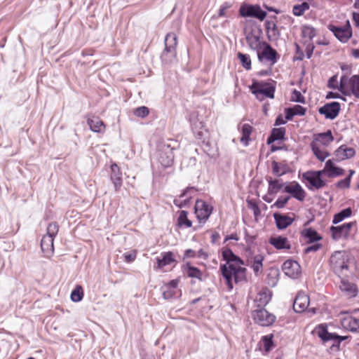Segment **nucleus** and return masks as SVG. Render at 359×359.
Segmentation results:
<instances>
[{
	"mask_svg": "<svg viewBox=\"0 0 359 359\" xmlns=\"http://www.w3.org/2000/svg\"><path fill=\"white\" fill-rule=\"evenodd\" d=\"M222 257L226 264L220 265V271L226 280V284L229 290L233 289V278L236 283L245 280L246 269L241 267L244 262L236 255L231 249L225 248L222 251Z\"/></svg>",
	"mask_w": 359,
	"mask_h": 359,
	"instance_id": "f257e3e1",
	"label": "nucleus"
},
{
	"mask_svg": "<svg viewBox=\"0 0 359 359\" xmlns=\"http://www.w3.org/2000/svg\"><path fill=\"white\" fill-rule=\"evenodd\" d=\"M285 133L284 128H273L271 131V135L276 140H283Z\"/></svg>",
	"mask_w": 359,
	"mask_h": 359,
	"instance_id": "c03bdc74",
	"label": "nucleus"
},
{
	"mask_svg": "<svg viewBox=\"0 0 359 359\" xmlns=\"http://www.w3.org/2000/svg\"><path fill=\"white\" fill-rule=\"evenodd\" d=\"M177 37L174 33H168L165 38V49L161 53V60L165 63L174 61L177 55Z\"/></svg>",
	"mask_w": 359,
	"mask_h": 359,
	"instance_id": "7ed1b4c3",
	"label": "nucleus"
},
{
	"mask_svg": "<svg viewBox=\"0 0 359 359\" xmlns=\"http://www.w3.org/2000/svg\"><path fill=\"white\" fill-rule=\"evenodd\" d=\"M83 297V292L81 286H76L75 289L72 292L71 299L74 302H80Z\"/></svg>",
	"mask_w": 359,
	"mask_h": 359,
	"instance_id": "79ce46f5",
	"label": "nucleus"
},
{
	"mask_svg": "<svg viewBox=\"0 0 359 359\" xmlns=\"http://www.w3.org/2000/svg\"><path fill=\"white\" fill-rule=\"evenodd\" d=\"M330 29L334 35L343 43L346 42L352 36V32L349 21H346L344 27H335L330 26Z\"/></svg>",
	"mask_w": 359,
	"mask_h": 359,
	"instance_id": "f8f14e48",
	"label": "nucleus"
},
{
	"mask_svg": "<svg viewBox=\"0 0 359 359\" xmlns=\"http://www.w3.org/2000/svg\"><path fill=\"white\" fill-rule=\"evenodd\" d=\"M309 305V297L304 292H299L293 303V309L297 313L306 311Z\"/></svg>",
	"mask_w": 359,
	"mask_h": 359,
	"instance_id": "dca6fc26",
	"label": "nucleus"
},
{
	"mask_svg": "<svg viewBox=\"0 0 359 359\" xmlns=\"http://www.w3.org/2000/svg\"><path fill=\"white\" fill-rule=\"evenodd\" d=\"M226 8H227L226 6H222V7L220 8V9L219 11V17H223V16L226 15L225 11H226Z\"/></svg>",
	"mask_w": 359,
	"mask_h": 359,
	"instance_id": "774afa93",
	"label": "nucleus"
},
{
	"mask_svg": "<svg viewBox=\"0 0 359 359\" xmlns=\"http://www.w3.org/2000/svg\"><path fill=\"white\" fill-rule=\"evenodd\" d=\"M353 257L350 252L345 250L335 251L330 259L333 271L339 277H347L350 273V266Z\"/></svg>",
	"mask_w": 359,
	"mask_h": 359,
	"instance_id": "f03ea898",
	"label": "nucleus"
},
{
	"mask_svg": "<svg viewBox=\"0 0 359 359\" xmlns=\"http://www.w3.org/2000/svg\"><path fill=\"white\" fill-rule=\"evenodd\" d=\"M352 210L350 208H346L334 215L332 222L337 224L351 215Z\"/></svg>",
	"mask_w": 359,
	"mask_h": 359,
	"instance_id": "473e14b6",
	"label": "nucleus"
},
{
	"mask_svg": "<svg viewBox=\"0 0 359 359\" xmlns=\"http://www.w3.org/2000/svg\"><path fill=\"white\" fill-rule=\"evenodd\" d=\"M212 208L203 200H197L195 205V213L198 219L206 221L212 213Z\"/></svg>",
	"mask_w": 359,
	"mask_h": 359,
	"instance_id": "9b49d317",
	"label": "nucleus"
},
{
	"mask_svg": "<svg viewBox=\"0 0 359 359\" xmlns=\"http://www.w3.org/2000/svg\"><path fill=\"white\" fill-rule=\"evenodd\" d=\"M329 156L328 152L325 151H320L318 147H316V157L320 161H324L325 159Z\"/></svg>",
	"mask_w": 359,
	"mask_h": 359,
	"instance_id": "603ef678",
	"label": "nucleus"
},
{
	"mask_svg": "<svg viewBox=\"0 0 359 359\" xmlns=\"http://www.w3.org/2000/svg\"><path fill=\"white\" fill-rule=\"evenodd\" d=\"M323 171H316V189L323 187L325 184V182L321 179Z\"/></svg>",
	"mask_w": 359,
	"mask_h": 359,
	"instance_id": "09e8293b",
	"label": "nucleus"
},
{
	"mask_svg": "<svg viewBox=\"0 0 359 359\" xmlns=\"http://www.w3.org/2000/svg\"><path fill=\"white\" fill-rule=\"evenodd\" d=\"M271 299V294L269 291H264L259 292L256 299L255 302L257 304L258 307H263L266 306Z\"/></svg>",
	"mask_w": 359,
	"mask_h": 359,
	"instance_id": "c85d7f7f",
	"label": "nucleus"
},
{
	"mask_svg": "<svg viewBox=\"0 0 359 359\" xmlns=\"http://www.w3.org/2000/svg\"><path fill=\"white\" fill-rule=\"evenodd\" d=\"M262 341L264 343V349L266 351H269L273 346L272 335H266L262 337Z\"/></svg>",
	"mask_w": 359,
	"mask_h": 359,
	"instance_id": "49530a36",
	"label": "nucleus"
},
{
	"mask_svg": "<svg viewBox=\"0 0 359 359\" xmlns=\"http://www.w3.org/2000/svg\"><path fill=\"white\" fill-rule=\"evenodd\" d=\"M333 140V137L330 130L326 133H319L316 135V142H319L324 145L329 144Z\"/></svg>",
	"mask_w": 359,
	"mask_h": 359,
	"instance_id": "2f4dec72",
	"label": "nucleus"
},
{
	"mask_svg": "<svg viewBox=\"0 0 359 359\" xmlns=\"http://www.w3.org/2000/svg\"><path fill=\"white\" fill-rule=\"evenodd\" d=\"M353 18L357 27H359V13H353Z\"/></svg>",
	"mask_w": 359,
	"mask_h": 359,
	"instance_id": "69168bd1",
	"label": "nucleus"
},
{
	"mask_svg": "<svg viewBox=\"0 0 359 359\" xmlns=\"http://www.w3.org/2000/svg\"><path fill=\"white\" fill-rule=\"evenodd\" d=\"M302 36L304 40V43H308L306 55L308 58H311L312 55L313 50L314 49V46L311 45V48H310V43L312 41L313 37L314 36V29L309 26H304L302 28Z\"/></svg>",
	"mask_w": 359,
	"mask_h": 359,
	"instance_id": "f3484780",
	"label": "nucleus"
},
{
	"mask_svg": "<svg viewBox=\"0 0 359 359\" xmlns=\"http://www.w3.org/2000/svg\"><path fill=\"white\" fill-rule=\"evenodd\" d=\"M137 252L135 250L133 251L130 253H126L124 255L125 261L126 262L130 263L135 261L136 258Z\"/></svg>",
	"mask_w": 359,
	"mask_h": 359,
	"instance_id": "6e6d98bb",
	"label": "nucleus"
},
{
	"mask_svg": "<svg viewBox=\"0 0 359 359\" xmlns=\"http://www.w3.org/2000/svg\"><path fill=\"white\" fill-rule=\"evenodd\" d=\"M355 154V149L351 147H346L345 145L341 146L336 151V156L341 160L352 158Z\"/></svg>",
	"mask_w": 359,
	"mask_h": 359,
	"instance_id": "b1692460",
	"label": "nucleus"
},
{
	"mask_svg": "<svg viewBox=\"0 0 359 359\" xmlns=\"http://www.w3.org/2000/svg\"><path fill=\"white\" fill-rule=\"evenodd\" d=\"M341 324L344 329L351 332H359V318L346 315L341 318Z\"/></svg>",
	"mask_w": 359,
	"mask_h": 359,
	"instance_id": "a211bd4d",
	"label": "nucleus"
},
{
	"mask_svg": "<svg viewBox=\"0 0 359 359\" xmlns=\"http://www.w3.org/2000/svg\"><path fill=\"white\" fill-rule=\"evenodd\" d=\"M273 217L276 223V226L279 229H284L287 228L294 221L293 218L287 215L279 213H275Z\"/></svg>",
	"mask_w": 359,
	"mask_h": 359,
	"instance_id": "412c9836",
	"label": "nucleus"
},
{
	"mask_svg": "<svg viewBox=\"0 0 359 359\" xmlns=\"http://www.w3.org/2000/svg\"><path fill=\"white\" fill-rule=\"evenodd\" d=\"M269 243L276 249H290V245L288 243L287 238L282 236L271 237Z\"/></svg>",
	"mask_w": 359,
	"mask_h": 359,
	"instance_id": "5701e85b",
	"label": "nucleus"
},
{
	"mask_svg": "<svg viewBox=\"0 0 359 359\" xmlns=\"http://www.w3.org/2000/svg\"><path fill=\"white\" fill-rule=\"evenodd\" d=\"M250 88L252 93L255 95L257 99H262V97H260V95H264L269 98L274 97L275 86L271 83L255 81Z\"/></svg>",
	"mask_w": 359,
	"mask_h": 359,
	"instance_id": "20e7f679",
	"label": "nucleus"
},
{
	"mask_svg": "<svg viewBox=\"0 0 359 359\" xmlns=\"http://www.w3.org/2000/svg\"><path fill=\"white\" fill-rule=\"evenodd\" d=\"M285 183H283L280 180H269V194L277 193L280 189H284Z\"/></svg>",
	"mask_w": 359,
	"mask_h": 359,
	"instance_id": "cd10ccee",
	"label": "nucleus"
},
{
	"mask_svg": "<svg viewBox=\"0 0 359 359\" xmlns=\"http://www.w3.org/2000/svg\"><path fill=\"white\" fill-rule=\"evenodd\" d=\"M340 110V104L337 102H332L320 107L318 111L326 118L333 120L339 115Z\"/></svg>",
	"mask_w": 359,
	"mask_h": 359,
	"instance_id": "1a4fd4ad",
	"label": "nucleus"
},
{
	"mask_svg": "<svg viewBox=\"0 0 359 359\" xmlns=\"http://www.w3.org/2000/svg\"><path fill=\"white\" fill-rule=\"evenodd\" d=\"M187 273L189 277L196 278L202 280V272L198 268L187 264Z\"/></svg>",
	"mask_w": 359,
	"mask_h": 359,
	"instance_id": "a19ab883",
	"label": "nucleus"
},
{
	"mask_svg": "<svg viewBox=\"0 0 359 359\" xmlns=\"http://www.w3.org/2000/svg\"><path fill=\"white\" fill-rule=\"evenodd\" d=\"M252 317L255 321L262 326H269L272 325L276 320V316L269 313L264 309L254 311Z\"/></svg>",
	"mask_w": 359,
	"mask_h": 359,
	"instance_id": "0eeeda50",
	"label": "nucleus"
},
{
	"mask_svg": "<svg viewBox=\"0 0 359 359\" xmlns=\"http://www.w3.org/2000/svg\"><path fill=\"white\" fill-rule=\"evenodd\" d=\"M292 109L295 115H304L306 112V109L300 105H294Z\"/></svg>",
	"mask_w": 359,
	"mask_h": 359,
	"instance_id": "13d9d810",
	"label": "nucleus"
},
{
	"mask_svg": "<svg viewBox=\"0 0 359 359\" xmlns=\"http://www.w3.org/2000/svg\"><path fill=\"white\" fill-rule=\"evenodd\" d=\"M111 180L114 184V189L116 191H118L121 187L122 186V173L121 172H117V173H111Z\"/></svg>",
	"mask_w": 359,
	"mask_h": 359,
	"instance_id": "ea45409f",
	"label": "nucleus"
},
{
	"mask_svg": "<svg viewBox=\"0 0 359 359\" xmlns=\"http://www.w3.org/2000/svg\"><path fill=\"white\" fill-rule=\"evenodd\" d=\"M134 114L137 117L144 118L149 114V109L144 106L140 107L135 110Z\"/></svg>",
	"mask_w": 359,
	"mask_h": 359,
	"instance_id": "de8ad7c7",
	"label": "nucleus"
},
{
	"mask_svg": "<svg viewBox=\"0 0 359 359\" xmlns=\"http://www.w3.org/2000/svg\"><path fill=\"white\" fill-rule=\"evenodd\" d=\"M291 100L294 102L304 103V97L300 92L294 90L291 96Z\"/></svg>",
	"mask_w": 359,
	"mask_h": 359,
	"instance_id": "3c124183",
	"label": "nucleus"
},
{
	"mask_svg": "<svg viewBox=\"0 0 359 359\" xmlns=\"http://www.w3.org/2000/svg\"><path fill=\"white\" fill-rule=\"evenodd\" d=\"M341 285L339 286L341 291L346 292L348 295L350 297H355L356 295V288L355 286L348 281H346L344 278L341 277Z\"/></svg>",
	"mask_w": 359,
	"mask_h": 359,
	"instance_id": "a878e982",
	"label": "nucleus"
},
{
	"mask_svg": "<svg viewBox=\"0 0 359 359\" xmlns=\"http://www.w3.org/2000/svg\"><path fill=\"white\" fill-rule=\"evenodd\" d=\"M157 266L162 269L166 265L170 264L175 262L174 255L172 252H167L163 254V257L157 258Z\"/></svg>",
	"mask_w": 359,
	"mask_h": 359,
	"instance_id": "bb28decb",
	"label": "nucleus"
},
{
	"mask_svg": "<svg viewBox=\"0 0 359 359\" xmlns=\"http://www.w3.org/2000/svg\"><path fill=\"white\" fill-rule=\"evenodd\" d=\"M301 236L306 244L314 243V229L311 227L304 229L301 232Z\"/></svg>",
	"mask_w": 359,
	"mask_h": 359,
	"instance_id": "c756f323",
	"label": "nucleus"
},
{
	"mask_svg": "<svg viewBox=\"0 0 359 359\" xmlns=\"http://www.w3.org/2000/svg\"><path fill=\"white\" fill-rule=\"evenodd\" d=\"M111 173L121 172H120L119 167H118V166L117 165V164H116V163H113V164L111 165Z\"/></svg>",
	"mask_w": 359,
	"mask_h": 359,
	"instance_id": "0e129e2a",
	"label": "nucleus"
},
{
	"mask_svg": "<svg viewBox=\"0 0 359 359\" xmlns=\"http://www.w3.org/2000/svg\"><path fill=\"white\" fill-rule=\"evenodd\" d=\"M173 147L170 144H163L159 150L158 161L163 167L170 166L174 161Z\"/></svg>",
	"mask_w": 359,
	"mask_h": 359,
	"instance_id": "6e6552de",
	"label": "nucleus"
},
{
	"mask_svg": "<svg viewBox=\"0 0 359 359\" xmlns=\"http://www.w3.org/2000/svg\"><path fill=\"white\" fill-rule=\"evenodd\" d=\"M283 191L290 194L292 197L299 201L304 200L305 197L304 191L296 182H286Z\"/></svg>",
	"mask_w": 359,
	"mask_h": 359,
	"instance_id": "ddd939ff",
	"label": "nucleus"
},
{
	"mask_svg": "<svg viewBox=\"0 0 359 359\" xmlns=\"http://www.w3.org/2000/svg\"><path fill=\"white\" fill-rule=\"evenodd\" d=\"M262 57L266 58L267 60L271 62V65H274L278 58L277 51L273 49L269 44H266L262 53H258V59L259 61L262 60Z\"/></svg>",
	"mask_w": 359,
	"mask_h": 359,
	"instance_id": "6ab92c4d",
	"label": "nucleus"
},
{
	"mask_svg": "<svg viewBox=\"0 0 359 359\" xmlns=\"http://www.w3.org/2000/svg\"><path fill=\"white\" fill-rule=\"evenodd\" d=\"M341 87L347 86L352 93L356 97H359V76H353L351 78L348 79L346 76H342L340 81Z\"/></svg>",
	"mask_w": 359,
	"mask_h": 359,
	"instance_id": "2eb2a0df",
	"label": "nucleus"
},
{
	"mask_svg": "<svg viewBox=\"0 0 359 359\" xmlns=\"http://www.w3.org/2000/svg\"><path fill=\"white\" fill-rule=\"evenodd\" d=\"M272 170L274 175L280 177L287 172V166L285 164L278 163L276 161H273Z\"/></svg>",
	"mask_w": 359,
	"mask_h": 359,
	"instance_id": "e433bc0d",
	"label": "nucleus"
},
{
	"mask_svg": "<svg viewBox=\"0 0 359 359\" xmlns=\"http://www.w3.org/2000/svg\"><path fill=\"white\" fill-rule=\"evenodd\" d=\"M246 41L249 46L253 49L256 50L259 47V37L255 34L252 32H250L246 35Z\"/></svg>",
	"mask_w": 359,
	"mask_h": 359,
	"instance_id": "7c9ffc66",
	"label": "nucleus"
},
{
	"mask_svg": "<svg viewBox=\"0 0 359 359\" xmlns=\"http://www.w3.org/2000/svg\"><path fill=\"white\" fill-rule=\"evenodd\" d=\"M350 177H347L344 180H341L337 182V187L341 189L348 188L350 187Z\"/></svg>",
	"mask_w": 359,
	"mask_h": 359,
	"instance_id": "5fc2aeb1",
	"label": "nucleus"
},
{
	"mask_svg": "<svg viewBox=\"0 0 359 359\" xmlns=\"http://www.w3.org/2000/svg\"><path fill=\"white\" fill-rule=\"evenodd\" d=\"M264 260V257L262 255H255L252 258V267L253 269L254 272L257 274L259 272L262 271L263 264L262 262Z\"/></svg>",
	"mask_w": 359,
	"mask_h": 359,
	"instance_id": "f704fd0d",
	"label": "nucleus"
},
{
	"mask_svg": "<svg viewBox=\"0 0 359 359\" xmlns=\"http://www.w3.org/2000/svg\"><path fill=\"white\" fill-rule=\"evenodd\" d=\"M238 57L239 58L243 67L246 70H249L251 69V60L248 55L243 54L242 53H238Z\"/></svg>",
	"mask_w": 359,
	"mask_h": 359,
	"instance_id": "37998d69",
	"label": "nucleus"
},
{
	"mask_svg": "<svg viewBox=\"0 0 359 359\" xmlns=\"http://www.w3.org/2000/svg\"><path fill=\"white\" fill-rule=\"evenodd\" d=\"M285 274L292 278H297L300 273V265L296 261L286 260L282 266Z\"/></svg>",
	"mask_w": 359,
	"mask_h": 359,
	"instance_id": "4468645a",
	"label": "nucleus"
},
{
	"mask_svg": "<svg viewBox=\"0 0 359 359\" xmlns=\"http://www.w3.org/2000/svg\"><path fill=\"white\" fill-rule=\"evenodd\" d=\"M306 185L311 189H314V171H308L302 175Z\"/></svg>",
	"mask_w": 359,
	"mask_h": 359,
	"instance_id": "4c0bfd02",
	"label": "nucleus"
},
{
	"mask_svg": "<svg viewBox=\"0 0 359 359\" xmlns=\"http://www.w3.org/2000/svg\"><path fill=\"white\" fill-rule=\"evenodd\" d=\"M189 203V200H184L183 202L179 203V201L175 199L174 200V204L179 208H182L184 205H186Z\"/></svg>",
	"mask_w": 359,
	"mask_h": 359,
	"instance_id": "e2e57ef3",
	"label": "nucleus"
},
{
	"mask_svg": "<svg viewBox=\"0 0 359 359\" xmlns=\"http://www.w3.org/2000/svg\"><path fill=\"white\" fill-rule=\"evenodd\" d=\"M309 8V4L307 2H303L301 4L294 5L292 8V13L296 16H301Z\"/></svg>",
	"mask_w": 359,
	"mask_h": 359,
	"instance_id": "58836bf2",
	"label": "nucleus"
},
{
	"mask_svg": "<svg viewBox=\"0 0 359 359\" xmlns=\"http://www.w3.org/2000/svg\"><path fill=\"white\" fill-rule=\"evenodd\" d=\"M339 97V94L338 93H332V92H329L327 95H326V98L327 99H330V98H337Z\"/></svg>",
	"mask_w": 359,
	"mask_h": 359,
	"instance_id": "338daca9",
	"label": "nucleus"
},
{
	"mask_svg": "<svg viewBox=\"0 0 359 359\" xmlns=\"http://www.w3.org/2000/svg\"><path fill=\"white\" fill-rule=\"evenodd\" d=\"M324 174H326L328 177H335L344 175V170L334 166L332 160L326 161L325 168L322 170Z\"/></svg>",
	"mask_w": 359,
	"mask_h": 359,
	"instance_id": "aec40b11",
	"label": "nucleus"
},
{
	"mask_svg": "<svg viewBox=\"0 0 359 359\" xmlns=\"http://www.w3.org/2000/svg\"><path fill=\"white\" fill-rule=\"evenodd\" d=\"M59 229V226L56 222L50 223L47 227V233L46 235L55 237Z\"/></svg>",
	"mask_w": 359,
	"mask_h": 359,
	"instance_id": "a18cd8bd",
	"label": "nucleus"
},
{
	"mask_svg": "<svg viewBox=\"0 0 359 359\" xmlns=\"http://www.w3.org/2000/svg\"><path fill=\"white\" fill-rule=\"evenodd\" d=\"M178 283H179V280L177 279H175V280H170L165 286V287H169V288H171L175 290L176 289V287H177Z\"/></svg>",
	"mask_w": 359,
	"mask_h": 359,
	"instance_id": "bf43d9fd",
	"label": "nucleus"
},
{
	"mask_svg": "<svg viewBox=\"0 0 359 359\" xmlns=\"http://www.w3.org/2000/svg\"><path fill=\"white\" fill-rule=\"evenodd\" d=\"M53 240L54 237L44 235L41 241V248L43 252H53Z\"/></svg>",
	"mask_w": 359,
	"mask_h": 359,
	"instance_id": "393cba45",
	"label": "nucleus"
},
{
	"mask_svg": "<svg viewBox=\"0 0 359 359\" xmlns=\"http://www.w3.org/2000/svg\"><path fill=\"white\" fill-rule=\"evenodd\" d=\"M285 118L287 120H291L294 116V111L292 107H288L285 109Z\"/></svg>",
	"mask_w": 359,
	"mask_h": 359,
	"instance_id": "4d7b16f0",
	"label": "nucleus"
},
{
	"mask_svg": "<svg viewBox=\"0 0 359 359\" xmlns=\"http://www.w3.org/2000/svg\"><path fill=\"white\" fill-rule=\"evenodd\" d=\"M188 212L185 210H182L180 212V215L177 219V224L179 226H185L187 228H189L192 225V222L187 217Z\"/></svg>",
	"mask_w": 359,
	"mask_h": 359,
	"instance_id": "72a5a7b5",
	"label": "nucleus"
},
{
	"mask_svg": "<svg viewBox=\"0 0 359 359\" xmlns=\"http://www.w3.org/2000/svg\"><path fill=\"white\" fill-rule=\"evenodd\" d=\"M277 29L276 25L271 21H266V29L267 32H269L270 29H272L273 32H275Z\"/></svg>",
	"mask_w": 359,
	"mask_h": 359,
	"instance_id": "052dcab7",
	"label": "nucleus"
},
{
	"mask_svg": "<svg viewBox=\"0 0 359 359\" xmlns=\"http://www.w3.org/2000/svg\"><path fill=\"white\" fill-rule=\"evenodd\" d=\"M252 131V127L251 126L247 123L243 124L242 126V137H241V142L247 145Z\"/></svg>",
	"mask_w": 359,
	"mask_h": 359,
	"instance_id": "c9c22d12",
	"label": "nucleus"
},
{
	"mask_svg": "<svg viewBox=\"0 0 359 359\" xmlns=\"http://www.w3.org/2000/svg\"><path fill=\"white\" fill-rule=\"evenodd\" d=\"M240 14L243 17H253L262 21L266 16V12L261 9L259 5H245L242 6L239 10Z\"/></svg>",
	"mask_w": 359,
	"mask_h": 359,
	"instance_id": "423d86ee",
	"label": "nucleus"
},
{
	"mask_svg": "<svg viewBox=\"0 0 359 359\" xmlns=\"http://www.w3.org/2000/svg\"><path fill=\"white\" fill-rule=\"evenodd\" d=\"M317 330L318 336L323 342L334 341L332 346H335L337 348H339L341 342L346 339V337L339 336L330 332L327 325L325 324L319 325Z\"/></svg>",
	"mask_w": 359,
	"mask_h": 359,
	"instance_id": "39448f33",
	"label": "nucleus"
},
{
	"mask_svg": "<svg viewBox=\"0 0 359 359\" xmlns=\"http://www.w3.org/2000/svg\"><path fill=\"white\" fill-rule=\"evenodd\" d=\"M285 123V121L283 119V116L281 115H279L275 122L276 126L283 125Z\"/></svg>",
	"mask_w": 359,
	"mask_h": 359,
	"instance_id": "680f3d73",
	"label": "nucleus"
},
{
	"mask_svg": "<svg viewBox=\"0 0 359 359\" xmlns=\"http://www.w3.org/2000/svg\"><path fill=\"white\" fill-rule=\"evenodd\" d=\"M175 294V290L169 287H164V290L163 291V297L165 299H171Z\"/></svg>",
	"mask_w": 359,
	"mask_h": 359,
	"instance_id": "864d4df0",
	"label": "nucleus"
},
{
	"mask_svg": "<svg viewBox=\"0 0 359 359\" xmlns=\"http://www.w3.org/2000/svg\"><path fill=\"white\" fill-rule=\"evenodd\" d=\"M290 196H280L276 203H274V205L278 208H283L285 204L288 202L290 200Z\"/></svg>",
	"mask_w": 359,
	"mask_h": 359,
	"instance_id": "8fccbe9b",
	"label": "nucleus"
},
{
	"mask_svg": "<svg viewBox=\"0 0 359 359\" xmlns=\"http://www.w3.org/2000/svg\"><path fill=\"white\" fill-rule=\"evenodd\" d=\"M88 125L90 130L95 133H104L105 130V125L104 122L98 117L93 116L91 118H88Z\"/></svg>",
	"mask_w": 359,
	"mask_h": 359,
	"instance_id": "4be33fe9",
	"label": "nucleus"
},
{
	"mask_svg": "<svg viewBox=\"0 0 359 359\" xmlns=\"http://www.w3.org/2000/svg\"><path fill=\"white\" fill-rule=\"evenodd\" d=\"M354 224V222H348L337 226H331L330 231L332 233V238L334 240L347 238Z\"/></svg>",
	"mask_w": 359,
	"mask_h": 359,
	"instance_id": "9d476101",
	"label": "nucleus"
}]
</instances>
